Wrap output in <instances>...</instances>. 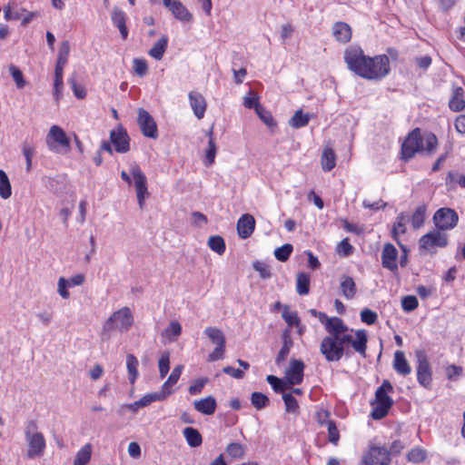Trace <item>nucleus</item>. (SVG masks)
Listing matches in <instances>:
<instances>
[{"label": "nucleus", "instance_id": "nucleus-42", "mask_svg": "<svg viewBox=\"0 0 465 465\" xmlns=\"http://www.w3.org/2000/svg\"><path fill=\"white\" fill-rule=\"evenodd\" d=\"M209 248L218 254H223L225 252V242L223 237L213 235L208 239Z\"/></svg>", "mask_w": 465, "mask_h": 465}, {"label": "nucleus", "instance_id": "nucleus-45", "mask_svg": "<svg viewBox=\"0 0 465 465\" xmlns=\"http://www.w3.org/2000/svg\"><path fill=\"white\" fill-rule=\"evenodd\" d=\"M394 369L401 374H407V361L405 360V354L401 351H397L394 354L393 361Z\"/></svg>", "mask_w": 465, "mask_h": 465}, {"label": "nucleus", "instance_id": "nucleus-5", "mask_svg": "<svg viewBox=\"0 0 465 465\" xmlns=\"http://www.w3.org/2000/svg\"><path fill=\"white\" fill-rule=\"evenodd\" d=\"M134 323V316L128 307H123L114 312L105 322L104 325V332L107 333L113 330L120 331H127Z\"/></svg>", "mask_w": 465, "mask_h": 465}, {"label": "nucleus", "instance_id": "nucleus-6", "mask_svg": "<svg viewBox=\"0 0 465 465\" xmlns=\"http://www.w3.org/2000/svg\"><path fill=\"white\" fill-rule=\"evenodd\" d=\"M47 147L50 151L65 154L71 150L70 140L65 132L58 125L51 126L45 138Z\"/></svg>", "mask_w": 465, "mask_h": 465}, {"label": "nucleus", "instance_id": "nucleus-38", "mask_svg": "<svg viewBox=\"0 0 465 465\" xmlns=\"http://www.w3.org/2000/svg\"><path fill=\"white\" fill-rule=\"evenodd\" d=\"M208 136H209L208 148L206 150L205 158L203 160V163L206 166H211L214 163L217 148H216V143H215L214 138L213 137V130H210L208 132Z\"/></svg>", "mask_w": 465, "mask_h": 465}, {"label": "nucleus", "instance_id": "nucleus-28", "mask_svg": "<svg viewBox=\"0 0 465 465\" xmlns=\"http://www.w3.org/2000/svg\"><path fill=\"white\" fill-rule=\"evenodd\" d=\"M427 217V205L420 203L413 210L411 216V227L415 230L421 228L424 225Z\"/></svg>", "mask_w": 465, "mask_h": 465}, {"label": "nucleus", "instance_id": "nucleus-55", "mask_svg": "<svg viewBox=\"0 0 465 465\" xmlns=\"http://www.w3.org/2000/svg\"><path fill=\"white\" fill-rule=\"evenodd\" d=\"M427 457V452L424 449L421 448H413L409 452V461L412 462H421L423 461Z\"/></svg>", "mask_w": 465, "mask_h": 465}, {"label": "nucleus", "instance_id": "nucleus-37", "mask_svg": "<svg viewBox=\"0 0 465 465\" xmlns=\"http://www.w3.org/2000/svg\"><path fill=\"white\" fill-rule=\"evenodd\" d=\"M182 371H183L182 365L176 366L172 371V373L170 374L169 378L162 386V390H161L162 392H168V396H170L172 394L173 391L171 390V387L178 381V380L182 374Z\"/></svg>", "mask_w": 465, "mask_h": 465}, {"label": "nucleus", "instance_id": "nucleus-10", "mask_svg": "<svg viewBox=\"0 0 465 465\" xmlns=\"http://www.w3.org/2000/svg\"><path fill=\"white\" fill-rule=\"evenodd\" d=\"M341 347L345 348L346 344H351L353 350L363 358L366 357L368 335L365 330L355 331V338L351 334L343 332L339 337Z\"/></svg>", "mask_w": 465, "mask_h": 465}, {"label": "nucleus", "instance_id": "nucleus-61", "mask_svg": "<svg viewBox=\"0 0 465 465\" xmlns=\"http://www.w3.org/2000/svg\"><path fill=\"white\" fill-rule=\"evenodd\" d=\"M249 94H252V96H250V95L244 96L243 105L246 108L254 109L255 112H257V108L262 107L258 102V97L255 94H253L251 91L249 92Z\"/></svg>", "mask_w": 465, "mask_h": 465}, {"label": "nucleus", "instance_id": "nucleus-35", "mask_svg": "<svg viewBox=\"0 0 465 465\" xmlns=\"http://www.w3.org/2000/svg\"><path fill=\"white\" fill-rule=\"evenodd\" d=\"M92 457V445L86 443L76 453L74 465H86Z\"/></svg>", "mask_w": 465, "mask_h": 465}, {"label": "nucleus", "instance_id": "nucleus-34", "mask_svg": "<svg viewBox=\"0 0 465 465\" xmlns=\"http://www.w3.org/2000/svg\"><path fill=\"white\" fill-rule=\"evenodd\" d=\"M322 167L325 172L331 171L336 164V156L331 148H325L322 154Z\"/></svg>", "mask_w": 465, "mask_h": 465}, {"label": "nucleus", "instance_id": "nucleus-23", "mask_svg": "<svg viewBox=\"0 0 465 465\" xmlns=\"http://www.w3.org/2000/svg\"><path fill=\"white\" fill-rule=\"evenodd\" d=\"M325 331L331 337L339 338L343 332L349 331V327L344 323L343 320L339 317H331L326 324Z\"/></svg>", "mask_w": 465, "mask_h": 465}, {"label": "nucleus", "instance_id": "nucleus-14", "mask_svg": "<svg viewBox=\"0 0 465 465\" xmlns=\"http://www.w3.org/2000/svg\"><path fill=\"white\" fill-rule=\"evenodd\" d=\"M131 174L134 180V186L136 189L137 201L140 208L142 209L144 204L145 195L147 193L146 176L142 172L138 165H134L131 168Z\"/></svg>", "mask_w": 465, "mask_h": 465}, {"label": "nucleus", "instance_id": "nucleus-11", "mask_svg": "<svg viewBox=\"0 0 465 465\" xmlns=\"http://www.w3.org/2000/svg\"><path fill=\"white\" fill-rule=\"evenodd\" d=\"M459 221L457 213L450 208H440L433 215L437 229L447 231L454 228Z\"/></svg>", "mask_w": 465, "mask_h": 465}, {"label": "nucleus", "instance_id": "nucleus-15", "mask_svg": "<svg viewBox=\"0 0 465 465\" xmlns=\"http://www.w3.org/2000/svg\"><path fill=\"white\" fill-rule=\"evenodd\" d=\"M110 140L117 153H125L130 150V137L124 127L119 126L117 129L112 130Z\"/></svg>", "mask_w": 465, "mask_h": 465}, {"label": "nucleus", "instance_id": "nucleus-52", "mask_svg": "<svg viewBox=\"0 0 465 465\" xmlns=\"http://www.w3.org/2000/svg\"><path fill=\"white\" fill-rule=\"evenodd\" d=\"M327 430L329 441L334 445L338 444L340 433L333 420H327Z\"/></svg>", "mask_w": 465, "mask_h": 465}, {"label": "nucleus", "instance_id": "nucleus-2", "mask_svg": "<svg viewBox=\"0 0 465 465\" xmlns=\"http://www.w3.org/2000/svg\"><path fill=\"white\" fill-rule=\"evenodd\" d=\"M25 439L27 444L26 458L30 460L40 459L46 449V440L44 434L38 431L35 420H28L25 428Z\"/></svg>", "mask_w": 465, "mask_h": 465}, {"label": "nucleus", "instance_id": "nucleus-58", "mask_svg": "<svg viewBox=\"0 0 465 465\" xmlns=\"http://www.w3.org/2000/svg\"><path fill=\"white\" fill-rule=\"evenodd\" d=\"M378 319V315L375 312L371 311V309L364 308L361 312V320L362 322L371 325L376 322Z\"/></svg>", "mask_w": 465, "mask_h": 465}, {"label": "nucleus", "instance_id": "nucleus-29", "mask_svg": "<svg viewBox=\"0 0 465 465\" xmlns=\"http://www.w3.org/2000/svg\"><path fill=\"white\" fill-rule=\"evenodd\" d=\"M113 24L119 29L123 39L128 36V30L125 25V14L118 7H114L112 12Z\"/></svg>", "mask_w": 465, "mask_h": 465}, {"label": "nucleus", "instance_id": "nucleus-49", "mask_svg": "<svg viewBox=\"0 0 465 465\" xmlns=\"http://www.w3.org/2000/svg\"><path fill=\"white\" fill-rule=\"evenodd\" d=\"M159 372L162 378L165 377L170 370V353L163 351L159 359Z\"/></svg>", "mask_w": 465, "mask_h": 465}, {"label": "nucleus", "instance_id": "nucleus-12", "mask_svg": "<svg viewBox=\"0 0 465 465\" xmlns=\"http://www.w3.org/2000/svg\"><path fill=\"white\" fill-rule=\"evenodd\" d=\"M418 367L417 378L420 385L428 388L431 383V370L424 351H417L416 353Z\"/></svg>", "mask_w": 465, "mask_h": 465}, {"label": "nucleus", "instance_id": "nucleus-40", "mask_svg": "<svg viewBox=\"0 0 465 465\" xmlns=\"http://www.w3.org/2000/svg\"><path fill=\"white\" fill-rule=\"evenodd\" d=\"M296 291L300 295H306L310 291V276L304 272L297 274Z\"/></svg>", "mask_w": 465, "mask_h": 465}, {"label": "nucleus", "instance_id": "nucleus-56", "mask_svg": "<svg viewBox=\"0 0 465 465\" xmlns=\"http://www.w3.org/2000/svg\"><path fill=\"white\" fill-rule=\"evenodd\" d=\"M70 53V45L68 41H63L58 52L57 62L59 64H67Z\"/></svg>", "mask_w": 465, "mask_h": 465}, {"label": "nucleus", "instance_id": "nucleus-36", "mask_svg": "<svg viewBox=\"0 0 465 465\" xmlns=\"http://www.w3.org/2000/svg\"><path fill=\"white\" fill-rule=\"evenodd\" d=\"M138 360L134 354H128L126 356V368L128 371V379L132 384L134 383L138 377Z\"/></svg>", "mask_w": 465, "mask_h": 465}, {"label": "nucleus", "instance_id": "nucleus-44", "mask_svg": "<svg viewBox=\"0 0 465 465\" xmlns=\"http://www.w3.org/2000/svg\"><path fill=\"white\" fill-rule=\"evenodd\" d=\"M282 317L290 327L298 326L300 324V318L297 312L290 311L288 305L283 306Z\"/></svg>", "mask_w": 465, "mask_h": 465}, {"label": "nucleus", "instance_id": "nucleus-51", "mask_svg": "<svg viewBox=\"0 0 465 465\" xmlns=\"http://www.w3.org/2000/svg\"><path fill=\"white\" fill-rule=\"evenodd\" d=\"M226 452L229 456L234 459H239L244 455V448L242 444L237 442L230 443L226 448Z\"/></svg>", "mask_w": 465, "mask_h": 465}, {"label": "nucleus", "instance_id": "nucleus-8", "mask_svg": "<svg viewBox=\"0 0 465 465\" xmlns=\"http://www.w3.org/2000/svg\"><path fill=\"white\" fill-rule=\"evenodd\" d=\"M448 242V234L437 228L421 236L419 241L420 249L430 253H435L438 248L446 247Z\"/></svg>", "mask_w": 465, "mask_h": 465}, {"label": "nucleus", "instance_id": "nucleus-4", "mask_svg": "<svg viewBox=\"0 0 465 465\" xmlns=\"http://www.w3.org/2000/svg\"><path fill=\"white\" fill-rule=\"evenodd\" d=\"M367 60L369 55H366L360 46L350 45L344 51V62L348 69L362 78L366 73Z\"/></svg>", "mask_w": 465, "mask_h": 465}, {"label": "nucleus", "instance_id": "nucleus-20", "mask_svg": "<svg viewBox=\"0 0 465 465\" xmlns=\"http://www.w3.org/2000/svg\"><path fill=\"white\" fill-rule=\"evenodd\" d=\"M255 220L249 213L242 214L237 222L238 235L242 239L248 238L254 231Z\"/></svg>", "mask_w": 465, "mask_h": 465}, {"label": "nucleus", "instance_id": "nucleus-33", "mask_svg": "<svg viewBox=\"0 0 465 465\" xmlns=\"http://www.w3.org/2000/svg\"><path fill=\"white\" fill-rule=\"evenodd\" d=\"M341 291L347 299H352L356 294V284L350 276L343 275L341 278Z\"/></svg>", "mask_w": 465, "mask_h": 465}, {"label": "nucleus", "instance_id": "nucleus-43", "mask_svg": "<svg viewBox=\"0 0 465 465\" xmlns=\"http://www.w3.org/2000/svg\"><path fill=\"white\" fill-rule=\"evenodd\" d=\"M12 194L11 184L6 173L0 170V196L8 199Z\"/></svg>", "mask_w": 465, "mask_h": 465}, {"label": "nucleus", "instance_id": "nucleus-60", "mask_svg": "<svg viewBox=\"0 0 465 465\" xmlns=\"http://www.w3.org/2000/svg\"><path fill=\"white\" fill-rule=\"evenodd\" d=\"M225 353V344L216 346L215 349L208 355L207 361L209 362L223 360Z\"/></svg>", "mask_w": 465, "mask_h": 465}, {"label": "nucleus", "instance_id": "nucleus-47", "mask_svg": "<svg viewBox=\"0 0 465 465\" xmlns=\"http://www.w3.org/2000/svg\"><path fill=\"white\" fill-rule=\"evenodd\" d=\"M293 247L290 243H285L281 247H278L274 251L275 258L280 262H286L292 254Z\"/></svg>", "mask_w": 465, "mask_h": 465}, {"label": "nucleus", "instance_id": "nucleus-9", "mask_svg": "<svg viewBox=\"0 0 465 465\" xmlns=\"http://www.w3.org/2000/svg\"><path fill=\"white\" fill-rule=\"evenodd\" d=\"M320 351L327 361H339L344 355V347L339 338L325 336L321 341Z\"/></svg>", "mask_w": 465, "mask_h": 465}, {"label": "nucleus", "instance_id": "nucleus-62", "mask_svg": "<svg viewBox=\"0 0 465 465\" xmlns=\"http://www.w3.org/2000/svg\"><path fill=\"white\" fill-rule=\"evenodd\" d=\"M68 83L70 84V85L74 91V94L77 98L83 99L85 97V95H86L85 89L83 86L77 84L76 80L74 76H72L68 79Z\"/></svg>", "mask_w": 465, "mask_h": 465}, {"label": "nucleus", "instance_id": "nucleus-59", "mask_svg": "<svg viewBox=\"0 0 465 465\" xmlns=\"http://www.w3.org/2000/svg\"><path fill=\"white\" fill-rule=\"evenodd\" d=\"M134 70L139 76H143L147 74L148 65L144 59L135 58L133 61Z\"/></svg>", "mask_w": 465, "mask_h": 465}, {"label": "nucleus", "instance_id": "nucleus-27", "mask_svg": "<svg viewBox=\"0 0 465 465\" xmlns=\"http://www.w3.org/2000/svg\"><path fill=\"white\" fill-rule=\"evenodd\" d=\"M282 346L275 359V363L277 365H282L285 361V360L288 357L290 351L293 345L290 331H288V330L285 331L282 333Z\"/></svg>", "mask_w": 465, "mask_h": 465}, {"label": "nucleus", "instance_id": "nucleus-48", "mask_svg": "<svg viewBox=\"0 0 465 465\" xmlns=\"http://www.w3.org/2000/svg\"><path fill=\"white\" fill-rule=\"evenodd\" d=\"M282 400L285 404V410L290 413H297L299 405L297 400L291 393H283Z\"/></svg>", "mask_w": 465, "mask_h": 465}, {"label": "nucleus", "instance_id": "nucleus-30", "mask_svg": "<svg viewBox=\"0 0 465 465\" xmlns=\"http://www.w3.org/2000/svg\"><path fill=\"white\" fill-rule=\"evenodd\" d=\"M167 45L168 37L166 35H162V37L149 50L148 54L153 59L160 61L163 57V54L167 49Z\"/></svg>", "mask_w": 465, "mask_h": 465}, {"label": "nucleus", "instance_id": "nucleus-25", "mask_svg": "<svg viewBox=\"0 0 465 465\" xmlns=\"http://www.w3.org/2000/svg\"><path fill=\"white\" fill-rule=\"evenodd\" d=\"M194 409L204 415H212L216 410V400L213 396H208L204 399L196 400L193 402Z\"/></svg>", "mask_w": 465, "mask_h": 465}, {"label": "nucleus", "instance_id": "nucleus-32", "mask_svg": "<svg viewBox=\"0 0 465 465\" xmlns=\"http://www.w3.org/2000/svg\"><path fill=\"white\" fill-rule=\"evenodd\" d=\"M310 114H304L302 110H297L289 120V125L294 129L306 126L311 119Z\"/></svg>", "mask_w": 465, "mask_h": 465}, {"label": "nucleus", "instance_id": "nucleus-7", "mask_svg": "<svg viewBox=\"0 0 465 465\" xmlns=\"http://www.w3.org/2000/svg\"><path fill=\"white\" fill-rule=\"evenodd\" d=\"M389 58L386 54L369 56L364 79L381 80L390 73Z\"/></svg>", "mask_w": 465, "mask_h": 465}, {"label": "nucleus", "instance_id": "nucleus-22", "mask_svg": "<svg viewBox=\"0 0 465 465\" xmlns=\"http://www.w3.org/2000/svg\"><path fill=\"white\" fill-rule=\"evenodd\" d=\"M405 232H406V226H405V223H404V216H403V214H401L398 218L397 224L394 225V227L392 229V235H393V238L398 242V243L400 244V246L401 248L402 254L401 256L400 263L402 267L405 266V263L407 262V246L402 244L400 242L399 236L401 234H404Z\"/></svg>", "mask_w": 465, "mask_h": 465}, {"label": "nucleus", "instance_id": "nucleus-50", "mask_svg": "<svg viewBox=\"0 0 465 465\" xmlns=\"http://www.w3.org/2000/svg\"><path fill=\"white\" fill-rule=\"evenodd\" d=\"M259 118L263 122L265 125H267L269 128H273L276 126V123L272 115V114L265 110L263 107L257 108L256 112Z\"/></svg>", "mask_w": 465, "mask_h": 465}, {"label": "nucleus", "instance_id": "nucleus-18", "mask_svg": "<svg viewBox=\"0 0 465 465\" xmlns=\"http://www.w3.org/2000/svg\"><path fill=\"white\" fill-rule=\"evenodd\" d=\"M304 363L300 360H292L286 371V379L290 385L301 384L303 381Z\"/></svg>", "mask_w": 465, "mask_h": 465}, {"label": "nucleus", "instance_id": "nucleus-41", "mask_svg": "<svg viewBox=\"0 0 465 465\" xmlns=\"http://www.w3.org/2000/svg\"><path fill=\"white\" fill-rule=\"evenodd\" d=\"M167 397H168V392L157 391V392L148 393V394L144 395L143 397H142L139 400V402H140L141 406L143 408V407L150 405L153 401H163Z\"/></svg>", "mask_w": 465, "mask_h": 465}, {"label": "nucleus", "instance_id": "nucleus-31", "mask_svg": "<svg viewBox=\"0 0 465 465\" xmlns=\"http://www.w3.org/2000/svg\"><path fill=\"white\" fill-rule=\"evenodd\" d=\"M183 434L190 447L196 448L201 446L203 437L196 429L193 427H186L183 429Z\"/></svg>", "mask_w": 465, "mask_h": 465}, {"label": "nucleus", "instance_id": "nucleus-26", "mask_svg": "<svg viewBox=\"0 0 465 465\" xmlns=\"http://www.w3.org/2000/svg\"><path fill=\"white\" fill-rule=\"evenodd\" d=\"M449 107L453 112H460L465 108L464 90L461 87H453Z\"/></svg>", "mask_w": 465, "mask_h": 465}, {"label": "nucleus", "instance_id": "nucleus-63", "mask_svg": "<svg viewBox=\"0 0 465 465\" xmlns=\"http://www.w3.org/2000/svg\"><path fill=\"white\" fill-rule=\"evenodd\" d=\"M207 381H208L207 378L199 379V380L195 381V382L189 387V389H188L189 393L191 395H197V394L201 393L204 385L207 383Z\"/></svg>", "mask_w": 465, "mask_h": 465}, {"label": "nucleus", "instance_id": "nucleus-3", "mask_svg": "<svg viewBox=\"0 0 465 465\" xmlns=\"http://www.w3.org/2000/svg\"><path fill=\"white\" fill-rule=\"evenodd\" d=\"M391 391L392 386L391 382L384 380L375 392V401H371L372 411L371 416L372 419L381 420L387 415L389 409L392 405V400L388 395V392Z\"/></svg>", "mask_w": 465, "mask_h": 465}, {"label": "nucleus", "instance_id": "nucleus-53", "mask_svg": "<svg viewBox=\"0 0 465 465\" xmlns=\"http://www.w3.org/2000/svg\"><path fill=\"white\" fill-rule=\"evenodd\" d=\"M9 71L14 81L15 82L16 87L18 89L24 88L25 85V81L24 79L22 71L13 64L10 65Z\"/></svg>", "mask_w": 465, "mask_h": 465}, {"label": "nucleus", "instance_id": "nucleus-46", "mask_svg": "<svg viewBox=\"0 0 465 465\" xmlns=\"http://www.w3.org/2000/svg\"><path fill=\"white\" fill-rule=\"evenodd\" d=\"M251 402L255 409L262 410L269 405L270 401L269 398L262 392H252L251 395Z\"/></svg>", "mask_w": 465, "mask_h": 465}, {"label": "nucleus", "instance_id": "nucleus-17", "mask_svg": "<svg viewBox=\"0 0 465 465\" xmlns=\"http://www.w3.org/2000/svg\"><path fill=\"white\" fill-rule=\"evenodd\" d=\"M163 4L176 19L182 22H190L192 20V14L180 0H163Z\"/></svg>", "mask_w": 465, "mask_h": 465}, {"label": "nucleus", "instance_id": "nucleus-21", "mask_svg": "<svg viewBox=\"0 0 465 465\" xmlns=\"http://www.w3.org/2000/svg\"><path fill=\"white\" fill-rule=\"evenodd\" d=\"M190 105L193 111L194 115L200 120L203 118L206 111V101L202 94L198 92H190L188 94Z\"/></svg>", "mask_w": 465, "mask_h": 465}, {"label": "nucleus", "instance_id": "nucleus-19", "mask_svg": "<svg viewBox=\"0 0 465 465\" xmlns=\"http://www.w3.org/2000/svg\"><path fill=\"white\" fill-rule=\"evenodd\" d=\"M398 251L391 243H386L381 252V264L384 268L394 272L397 270Z\"/></svg>", "mask_w": 465, "mask_h": 465}, {"label": "nucleus", "instance_id": "nucleus-54", "mask_svg": "<svg viewBox=\"0 0 465 465\" xmlns=\"http://www.w3.org/2000/svg\"><path fill=\"white\" fill-rule=\"evenodd\" d=\"M266 381L275 392H282L287 389L286 383L274 375H268Z\"/></svg>", "mask_w": 465, "mask_h": 465}, {"label": "nucleus", "instance_id": "nucleus-64", "mask_svg": "<svg viewBox=\"0 0 465 465\" xmlns=\"http://www.w3.org/2000/svg\"><path fill=\"white\" fill-rule=\"evenodd\" d=\"M449 380H456L462 373V368L457 365H449L445 370Z\"/></svg>", "mask_w": 465, "mask_h": 465}, {"label": "nucleus", "instance_id": "nucleus-13", "mask_svg": "<svg viewBox=\"0 0 465 465\" xmlns=\"http://www.w3.org/2000/svg\"><path fill=\"white\" fill-rule=\"evenodd\" d=\"M137 122L144 136L153 139L157 137L156 123L152 115L143 108L138 110Z\"/></svg>", "mask_w": 465, "mask_h": 465}, {"label": "nucleus", "instance_id": "nucleus-39", "mask_svg": "<svg viewBox=\"0 0 465 465\" xmlns=\"http://www.w3.org/2000/svg\"><path fill=\"white\" fill-rule=\"evenodd\" d=\"M203 332L216 346L225 344V336L220 329L216 327H207Z\"/></svg>", "mask_w": 465, "mask_h": 465}, {"label": "nucleus", "instance_id": "nucleus-57", "mask_svg": "<svg viewBox=\"0 0 465 465\" xmlns=\"http://www.w3.org/2000/svg\"><path fill=\"white\" fill-rule=\"evenodd\" d=\"M253 269L259 272L261 278L269 279L272 276L271 270L268 264L262 262H254L252 264Z\"/></svg>", "mask_w": 465, "mask_h": 465}, {"label": "nucleus", "instance_id": "nucleus-24", "mask_svg": "<svg viewBox=\"0 0 465 465\" xmlns=\"http://www.w3.org/2000/svg\"><path fill=\"white\" fill-rule=\"evenodd\" d=\"M332 35L338 42L346 44L351 38V28L344 22H336L332 25Z\"/></svg>", "mask_w": 465, "mask_h": 465}, {"label": "nucleus", "instance_id": "nucleus-16", "mask_svg": "<svg viewBox=\"0 0 465 465\" xmlns=\"http://www.w3.org/2000/svg\"><path fill=\"white\" fill-rule=\"evenodd\" d=\"M390 453L384 447H373L364 459L366 465H389Z\"/></svg>", "mask_w": 465, "mask_h": 465}, {"label": "nucleus", "instance_id": "nucleus-1", "mask_svg": "<svg viewBox=\"0 0 465 465\" xmlns=\"http://www.w3.org/2000/svg\"><path fill=\"white\" fill-rule=\"evenodd\" d=\"M438 146V139L431 133L421 134L419 128L409 133V159L415 153L431 156Z\"/></svg>", "mask_w": 465, "mask_h": 465}]
</instances>
